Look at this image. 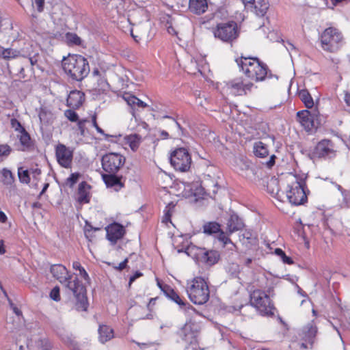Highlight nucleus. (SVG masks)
Here are the masks:
<instances>
[{
  "mask_svg": "<svg viewBox=\"0 0 350 350\" xmlns=\"http://www.w3.org/2000/svg\"><path fill=\"white\" fill-rule=\"evenodd\" d=\"M50 271L53 276L73 294L76 299V309L79 311H85L88 306L86 289L79 279L75 278L72 280V275L62 265H53L51 267Z\"/></svg>",
  "mask_w": 350,
  "mask_h": 350,
  "instance_id": "obj_1",
  "label": "nucleus"
},
{
  "mask_svg": "<svg viewBox=\"0 0 350 350\" xmlns=\"http://www.w3.org/2000/svg\"><path fill=\"white\" fill-rule=\"evenodd\" d=\"M64 72L72 79L81 81L90 72L89 63L80 55H69L62 63Z\"/></svg>",
  "mask_w": 350,
  "mask_h": 350,
  "instance_id": "obj_2",
  "label": "nucleus"
},
{
  "mask_svg": "<svg viewBox=\"0 0 350 350\" xmlns=\"http://www.w3.org/2000/svg\"><path fill=\"white\" fill-rule=\"evenodd\" d=\"M186 292L190 301L194 304L202 305L209 299L210 291L208 284L201 277H196L188 280Z\"/></svg>",
  "mask_w": 350,
  "mask_h": 350,
  "instance_id": "obj_3",
  "label": "nucleus"
},
{
  "mask_svg": "<svg viewBox=\"0 0 350 350\" xmlns=\"http://www.w3.org/2000/svg\"><path fill=\"white\" fill-rule=\"evenodd\" d=\"M236 62L248 78L256 81L264 80L267 74V66L257 58L241 56L236 59Z\"/></svg>",
  "mask_w": 350,
  "mask_h": 350,
  "instance_id": "obj_4",
  "label": "nucleus"
},
{
  "mask_svg": "<svg viewBox=\"0 0 350 350\" xmlns=\"http://www.w3.org/2000/svg\"><path fill=\"white\" fill-rule=\"evenodd\" d=\"M321 46L324 51L334 53L345 44L342 33L336 27L325 29L321 35Z\"/></svg>",
  "mask_w": 350,
  "mask_h": 350,
  "instance_id": "obj_5",
  "label": "nucleus"
},
{
  "mask_svg": "<svg viewBox=\"0 0 350 350\" xmlns=\"http://www.w3.org/2000/svg\"><path fill=\"white\" fill-rule=\"evenodd\" d=\"M286 196L291 204L293 205L303 204L307 200V196L304 188V183L297 177L290 174L288 177V189Z\"/></svg>",
  "mask_w": 350,
  "mask_h": 350,
  "instance_id": "obj_6",
  "label": "nucleus"
},
{
  "mask_svg": "<svg viewBox=\"0 0 350 350\" xmlns=\"http://www.w3.org/2000/svg\"><path fill=\"white\" fill-rule=\"evenodd\" d=\"M214 36L221 41L232 43L239 36V29L234 21L218 23L213 30Z\"/></svg>",
  "mask_w": 350,
  "mask_h": 350,
  "instance_id": "obj_7",
  "label": "nucleus"
},
{
  "mask_svg": "<svg viewBox=\"0 0 350 350\" xmlns=\"http://www.w3.org/2000/svg\"><path fill=\"white\" fill-rule=\"evenodd\" d=\"M250 304L262 315H267L272 313L273 305L270 297L261 290H254L250 294Z\"/></svg>",
  "mask_w": 350,
  "mask_h": 350,
  "instance_id": "obj_8",
  "label": "nucleus"
},
{
  "mask_svg": "<svg viewBox=\"0 0 350 350\" xmlns=\"http://www.w3.org/2000/svg\"><path fill=\"white\" fill-rule=\"evenodd\" d=\"M191 158L184 148L176 149L170 156V163L176 170L187 172L191 166Z\"/></svg>",
  "mask_w": 350,
  "mask_h": 350,
  "instance_id": "obj_9",
  "label": "nucleus"
},
{
  "mask_svg": "<svg viewBox=\"0 0 350 350\" xmlns=\"http://www.w3.org/2000/svg\"><path fill=\"white\" fill-rule=\"evenodd\" d=\"M125 163V157L116 152H109L102 157L103 170L109 174H116Z\"/></svg>",
  "mask_w": 350,
  "mask_h": 350,
  "instance_id": "obj_10",
  "label": "nucleus"
},
{
  "mask_svg": "<svg viewBox=\"0 0 350 350\" xmlns=\"http://www.w3.org/2000/svg\"><path fill=\"white\" fill-rule=\"evenodd\" d=\"M336 152V146L331 140L322 139L315 146L312 156L318 159L332 158L335 157Z\"/></svg>",
  "mask_w": 350,
  "mask_h": 350,
  "instance_id": "obj_11",
  "label": "nucleus"
},
{
  "mask_svg": "<svg viewBox=\"0 0 350 350\" xmlns=\"http://www.w3.org/2000/svg\"><path fill=\"white\" fill-rule=\"evenodd\" d=\"M55 156L57 163L64 168H70L73 159V150L59 144L55 147Z\"/></svg>",
  "mask_w": 350,
  "mask_h": 350,
  "instance_id": "obj_12",
  "label": "nucleus"
},
{
  "mask_svg": "<svg viewBox=\"0 0 350 350\" xmlns=\"http://www.w3.org/2000/svg\"><path fill=\"white\" fill-rule=\"evenodd\" d=\"M194 250L198 251L196 253L198 258L210 265L216 263L219 258V254L215 250L206 251L204 249L196 248L195 246L192 245L187 247L184 252L189 256Z\"/></svg>",
  "mask_w": 350,
  "mask_h": 350,
  "instance_id": "obj_13",
  "label": "nucleus"
},
{
  "mask_svg": "<svg viewBox=\"0 0 350 350\" xmlns=\"http://www.w3.org/2000/svg\"><path fill=\"white\" fill-rule=\"evenodd\" d=\"M226 85L231 94L240 96L250 91L253 84L250 82H245L241 79H235L228 83Z\"/></svg>",
  "mask_w": 350,
  "mask_h": 350,
  "instance_id": "obj_14",
  "label": "nucleus"
},
{
  "mask_svg": "<svg viewBox=\"0 0 350 350\" xmlns=\"http://www.w3.org/2000/svg\"><path fill=\"white\" fill-rule=\"evenodd\" d=\"M107 238L111 244L115 245L125 234L124 227L118 223H113L106 228Z\"/></svg>",
  "mask_w": 350,
  "mask_h": 350,
  "instance_id": "obj_15",
  "label": "nucleus"
},
{
  "mask_svg": "<svg viewBox=\"0 0 350 350\" xmlns=\"http://www.w3.org/2000/svg\"><path fill=\"white\" fill-rule=\"evenodd\" d=\"M297 118L298 122L307 131H310L316 127L314 115L308 110L297 112Z\"/></svg>",
  "mask_w": 350,
  "mask_h": 350,
  "instance_id": "obj_16",
  "label": "nucleus"
},
{
  "mask_svg": "<svg viewBox=\"0 0 350 350\" xmlns=\"http://www.w3.org/2000/svg\"><path fill=\"white\" fill-rule=\"evenodd\" d=\"M243 2L245 6L253 8L255 14L260 16H264L269 8L267 0H243Z\"/></svg>",
  "mask_w": 350,
  "mask_h": 350,
  "instance_id": "obj_17",
  "label": "nucleus"
},
{
  "mask_svg": "<svg viewBox=\"0 0 350 350\" xmlns=\"http://www.w3.org/2000/svg\"><path fill=\"white\" fill-rule=\"evenodd\" d=\"M103 179L107 188H110L115 191H120L123 187L122 176H117L116 174H103Z\"/></svg>",
  "mask_w": 350,
  "mask_h": 350,
  "instance_id": "obj_18",
  "label": "nucleus"
},
{
  "mask_svg": "<svg viewBox=\"0 0 350 350\" xmlns=\"http://www.w3.org/2000/svg\"><path fill=\"white\" fill-rule=\"evenodd\" d=\"M84 100V94L78 90L71 91L67 98L68 106L72 108H79Z\"/></svg>",
  "mask_w": 350,
  "mask_h": 350,
  "instance_id": "obj_19",
  "label": "nucleus"
},
{
  "mask_svg": "<svg viewBox=\"0 0 350 350\" xmlns=\"http://www.w3.org/2000/svg\"><path fill=\"white\" fill-rule=\"evenodd\" d=\"M237 166L242 172H245V176L250 178V173L255 175V167L253 166L252 162L245 157H241L236 160Z\"/></svg>",
  "mask_w": 350,
  "mask_h": 350,
  "instance_id": "obj_20",
  "label": "nucleus"
},
{
  "mask_svg": "<svg viewBox=\"0 0 350 350\" xmlns=\"http://www.w3.org/2000/svg\"><path fill=\"white\" fill-rule=\"evenodd\" d=\"M208 9L207 0H189V10L196 14H202Z\"/></svg>",
  "mask_w": 350,
  "mask_h": 350,
  "instance_id": "obj_21",
  "label": "nucleus"
},
{
  "mask_svg": "<svg viewBox=\"0 0 350 350\" xmlns=\"http://www.w3.org/2000/svg\"><path fill=\"white\" fill-rule=\"evenodd\" d=\"M243 227V223L237 215H232L230 217L227 223V230L228 234H231L236 231L240 230Z\"/></svg>",
  "mask_w": 350,
  "mask_h": 350,
  "instance_id": "obj_22",
  "label": "nucleus"
},
{
  "mask_svg": "<svg viewBox=\"0 0 350 350\" xmlns=\"http://www.w3.org/2000/svg\"><path fill=\"white\" fill-rule=\"evenodd\" d=\"M38 116L42 126L51 125L55 120L54 114L46 108H41Z\"/></svg>",
  "mask_w": 350,
  "mask_h": 350,
  "instance_id": "obj_23",
  "label": "nucleus"
},
{
  "mask_svg": "<svg viewBox=\"0 0 350 350\" xmlns=\"http://www.w3.org/2000/svg\"><path fill=\"white\" fill-rule=\"evenodd\" d=\"M99 341L105 343L113 338V330L110 327L102 325L98 328Z\"/></svg>",
  "mask_w": 350,
  "mask_h": 350,
  "instance_id": "obj_24",
  "label": "nucleus"
},
{
  "mask_svg": "<svg viewBox=\"0 0 350 350\" xmlns=\"http://www.w3.org/2000/svg\"><path fill=\"white\" fill-rule=\"evenodd\" d=\"M317 332V328L316 326L312 324H309L306 327H304L303 330L304 336L303 338L306 342H308L310 346L312 345L314 342V339L316 336Z\"/></svg>",
  "mask_w": 350,
  "mask_h": 350,
  "instance_id": "obj_25",
  "label": "nucleus"
},
{
  "mask_svg": "<svg viewBox=\"0 0 350 350\" xmlns=\"http://www.w3.org/2000/svg\"><path fill=\"white\" fill-rule=\"evenodd\" d=\"M253 152L256 157L260 158H265L269 155L267 146L260 141L254 144Z\"/></svg>",
  "mask_w": 350,
  "mask_h": 350,
  "instance_id": "obj_26",
  "label": "nucleus"
},
{
  "mask_svg": "<svg viewBox=\"0 0 350 350\" xmlns=\"http://www.w3.org/2000/svg\"><path fill=\"white\" fill-rule=\"evenodd\" d=\"M124 139L133 151H136L142 142V137L137 134L126 135Z\"/></svg>",
  "mask_w": 350,
  "mask_h": 350,
  "instance_id": "obj_27",
  "label": "nucleus"
},
{
  "mask_svg": "<svg viewBox=\"0 0 350 350\" xmlns=\"http://www.w3.org/2000/svg\"><path fill=\"white\" fill-rule=\"evenodd\" d=\"M89 185L85 182H81L79 185L78 189V201L80 203H88L89 196L86 189Z\"/></svg>",
  "mask_w": 350,
  "mask_h": 350,
  "instance_id": "obj_28",
  "label": "nucleus"
},
{
  "mask_svg": "<svg viewBox=\"0 0 350 350\" xmlns=\"http://www.w3.org/2000/svg\"><path fill=\"white\" fill-rule=\"evenodd\" d=\"M298 96L307 108L310 109L314 106V100L307 90H300Z\"/></svg>",
  "mask_w": 350,
  "mask_h": 350,
  "instance_id": "obj_29",
  "label": "nucleus"
},
{
  "mask_svg": "<svg viewBox=\"0 0 350 350\" xmlns=\"http://www.w3.org/2000/svg\"><path fill=\"white\" fill-rule=\"evenodd\" d=\"M125 100L126 101L127 104L131 107L132 109H133L135 107H141V108H145L147 107L146 103L139 99L135 96L129 95L126 97H124Z\"/></svg>",
  "mask_w": 350,
  "mask_h": 350,
  "instance_id": "obj_30",
  "label": "nucleus"
},
{
  "mask_svg": "<svg viewBox=\"0 0 350 350\" xmlns=\"http://www.w3.org/2000/svg\"><path fill=\"white\" fill-rule=\"evenodd\" d=\"M230 234H228V231L224 232L223 231H219L217 239L219 241L222 243V246L225 247L228 245H230L229 249L230 250H233L235 248V245L232 242V241L228 237Z\"/></svg>",
  "mask_w": 350,
  "mask_h": 350,
  "instance_id": "obj_31",
  "label": "nucleus"
},
{
  "mask_svg": "<svg viewBox=\"0 0 350 350\" xmlns=\"http://www.w3.org/2000/svg\"><path fill=\"white\" fill-rule=\"evenodd\" d=\"M204 232L211 234L220 231V226L216 222H208L203 226Z\"/></svg>",
  "mask_w": 350,
  "mask_h": 350,
  "instance_id": "obj_32",
  "label": "nucleus"
},
{
  "mask_svg": "<svg viewBox=\"0 0 350 350\" xmlns=\"http://www.w3.org/2000/svg\"><path fill=\"white\" fill-rule=\"evenodd\" d=\"M3 177L2 181L4 185H11L14 183V176L12 172L6 168H3L1 171Z\"/></svg>",
  "mask_w": 350,
  "mask_h": 350,
  "instance_id": "obj_33",
  "label": "nucleus"
},
{
  "mask_svg": "<svg viewBox=\"0 0 350 350\" xmlns=\"http://www.w3.org/2000/svg\"><path fill=\"white\" fill-rule=\"evenodd\" d=\"M16 122L18 127H20V129H21V131L18 136L21 144L24 146H29L30 142V137L29 134L25 131V129L22 127L19 122Z\"/></svg>",
  "mask_w": 350,
  "mask_h": 350,
  "instance_id": "obj_34",
  "label": "nucleus"
},
{
  "mask_svg": "<svg viewBox=\"0 0 350 350\" xmlns=\"http://www.w3.org/2000/svg\"><path fill=\"white\" fill-rule=\"evenodd\" d=\"M18 176L21 183L28 184L30 182V171L25 170L23 167H19Z\"/></svg>",
  "mask_w": 350,
  "mask_h": 350,
  "instance_id": "obj_35",
  "label": "nucleus"
},
{
  "mask_svg": "<svg viewBox=\"0 0 350 350\" xmlns=\"http://www.w3.org/2000/svg\"><path fill=\"white\" fill-rule=\"evenodd\" d=\"M191 331L190 327L185 325L181 331V337L187 343H191L193 340V334L189 333Z\"/></svg>",
  "mask_w": 350,
  "mask_h": 350,
  "instance_id": "obj_36",
  "label": "nucleus"
},
{
  "mask_svg": "<svg viewBox=\"0 0 350 350\" xmlns=\"http://www.w3.org/2000/svg\"><path fill=\"white\" fill-rule=\"evenodd\" d=\"M167 296L180 306H185V303L180 296L172 289L170 288L166 292Z\"/></svg>",
  "mask_w": 350,
  "mask_h": 350,
  "instance_id": "obj_37",
  "label": "nucleus"
},
{
  "mask_svg": "<svg viewBox=\"0 0 350 350\" xmlns=\"http://www.w3.org/2000/svg\"><path fill=\"white\" fill-rule=\"evenodd\" d=\"M12 152V148L7 144H0V163L3 162Z\"/></svg>",
  "mask_w": 350,
  "mask_h": 350,
  "instance_id": "obj_38",
  "label": "nucleus"
},
{
  "mask_svg": "<svg viewBox=\"0 0 350 350\" xmlns=\"http://www.w3.org/2000/svg\"><path fill=\"white\" fill-rule=\"evenodd\" d=\"M254 237L251 230H245L241 234L239 235V239L243 242V244L247 243H252L254 239Z\"/></svg>",
  "mask_w": 350,
  "mask_h": 350,
  "instance_id": "obj_39",
  "label": "nucleus"
},
{
  "mask_svg": "<svg viewBox=\"0 0 350 350\" xmlns=\"http://www.w3.org/2000/svg\"><path fill=\"white\" fill-rule=\"evenodd\" d=\"M72 268L75 270H79V275L81 277H82L84 280H88L89 275L86 271L84 269L83 267H81V264L78 261H75L72 262Z\"/></svg>",
  "mask_w": 350,
  "mask_h": 350,
  "instance_id": "obj_40",
  "label": "nucleus"
},
{
  "mask_svg": "<svg viewBox=\"0 0 350 350\" xmlns=\"http://www.w3.org/2000/svg\"><path fill=\"white\" fill-rule=\"evenodd\" d=\"M175 204L173 202H170L166 206L165 208L164 209V216L163 219V222H167L170 221L172 210Z\"/></svg>",
  "mask_w": 350,
  "mask_h": 350,
  "instance_id": "obj_41",
  "label": "nucleus"
},
{
  "mask_svg": "<svg viewBox=\"0 0 350 350\" xmlns=\"http://www.w3.org/2000/svg\"><path fill=\"white\" fill-rule=\"evenodd\" d=\"M68 42L70 44L80 45L81 43V38L75 33H68L66 36Z\"/></svg>",
  "mask_w": 350,
  "mask_h": 350,
  "instance_id": "obj_42",
  "label": "nucleus"
},
{
  "mask_svg": "<svg viewBox=\"0 0 350 350\" xmlns=\"http://www.w3.org/2000/svg\"><path fill=\"white\" fill-rule=\"evenodd\" d=\"M64 116L72 122H77L79 120L78 114L72 109L65 110Z\"/></svg>",
  "mask_w": 350,
  "mask_h": 350,
  "instance_id": "obj_43",
  "label": "nucleus"
},
{
  "mask_svg": "<svg viewBox=\"0 0 350 350\" xmlns=\"http://www.w3.org/2000/svg\"><path fill=\"white\" fill-rule=\"evenodd\" d=\"M97 88L98 91L104 92L109 90V85L105 78L100 77L98 79Z\"/></svg>",
  "mask_w": 350,
  "mask_h": 350,
  "instance_id": "obj_44",
  "label": "nucleus"
},
{
  "mask_svg": "<svg viewBox=\"0 0 350 350\" xmlns=\"http://www.w3.org/2000/svg\"><path fill=\"white\" fill-rule=\"evenodd\" d=\"M18 54H19L18 51H17L16 50L11 49H4L1 53L2 57L4 59L14 58V57H17L18 55Z\"/></svg>",
  "mask_w": 350,
  "mask_h": 350,
  "instance_id": "obj_45",
  "label": "nucleus"
},
{
  "mask_svg": "<svg viewBox=\"0 0 350 350\" xmlns=\"http://www.w3.org/2000/svg\"><path fill=\"white\" fill-rule=\"evenodd\" d=\"M80 174L79 173H72L66 179V184L72 187L79 180Z\"/></svg>",
  "mask_w": 350,
  "mask_h": 350,
  "instance_id": "obj_46",
  "label": "nucleus"
},
{
  "mask_svg": "<svg viewBox=\"0 0 350 350\" xmlns=\"http://www.w3.org/2000/svg\"><path fill=\"white\" fill-rule=\"evenodd\" d=\"M50 297L56 301L60 300L59 288L58 286H55L51 290L50 293Z\"/></svg>",
  "mask_w": 350,
  "mask_h": 350,
  "instance_id": "obj_47",
  "label": "nucleus"
},
{
  "mask_svg": "<svg viewBox=\"0 0 350 350\" xmlns=\"http://www.w3.org/2000/svg\"><path fill=\"white\" fill-rule=\"evenodd\" d=\"M33 5H35L39 12H42L44 10V0H34Z\"/></svg>",
  "mask_w": 350,
  "mask_h": 350,
  "instance_id": "obj_48",
  "label": "nucleus"
},
{
  "mask_svg": "<svg viewBox=\"0 0 350 350\" xmlns=\"http://www.w3.org/2000/svg\"><path fill=\"white\" fill-rule=\"evenodd\" d=\"M87 122V120H79L77 122L78 129L80 131V133L81 135H85V123Z\"/></svg>",
  "mask_w": 350,
  "mask_h": 350,
  "instance_id": "obj_49",
  "label": "nucleus"
},
{
  "mask_svg": "<svg viewBox=\"0 0 350 350\" xmlns=\"http://www.w3.org/2000/svg\"><path fill=\"white\" fill-rule=\"evenodd\" d=\"M317 6L321 9H325L329 7L328 0H317Z\"/></svg>",
  "mask_w": 350,
  "mask_h": 350,
  "instance_id": "obj_50",
  "label": "nucleus"
},
{
  "mask_svg": "<svg viewBox=\"0 0 350 350\" xmlns=\"http://www.w3.org/2000/svg\"><path fill=\"white\" fill-rule=\"evenodd\" d=\"M196 64V62H193V60L191 61L190 64L188 65L187 67L189 72H191L193 74H196V71L201 72L200 69L198 67H196L195 70H193L192 66H194Z\"/></svg>",
  "mask_w": 350,
  "mask_h": 350,
  "instance_id": "obj_51",
  "label": "nucleus"
},
{
  "mask_svg": "<svg viewBox=\"0 0 350 350\" xmlns=\"http://www.w3.org/2000/svg\"><path fill=\"white\" fill-rule=\"evenodd\" d=\"M92 124H93V126L95 127V129H96V131H97L99 133H100V134H102V135H104V134H105V133H104L103 130L101 128H100V127L98 126V125L97 124V122H96V116H95V115L92 116Z\"/></svg>",
  "mask_w": 350,
  "mask_h": 350,
  "instance_id": "obj_52",
  "label": "nucleus"
},
{
  "mask_svg": "<svg viewBox=\"0 0 350 350\" xmlns=\"http://www.w3.org/2000/svg\"><path fill=\"white\" fill-rule=\"evenodd\" d=\"M275 156L274 154H271L269 161L265 163V165L269 167H272L275 164Z\"/></svg>",
  "mask_w": 350,
  "mask_h": 350,
  "instance_id": "obj_53",
  "label": "nucleus"
},
{
  "mask_svg": "<svg viewBox=\"0 0 350 350\" xmlns=\"http://www.w3.org/2000/svg\"><path fill=\"white\" fill-rule=\"evenodd\" d=\"M142 275V273L139 271H136L134 275L131 276L129 279V285L131 284L132 282H133L137 278L141 277Z\"/></svg>",
  "mask_w": 350,
  "mask_h": 350,
  "instance_id": "obj_54",
  "label": "nucleus"
},
{
  "mask_svg": "<svg viewBox=\"0 0 350 350\" xmlns=\"http://www.w3.org/2000/svg\"><path fill=\"white\" fill-rule=\"evenodd\" d=\"M281 259L282 260L284 263L288 265H292L293 263V261L291 259V258L287 256L285 254L281 257Z\"/></svg>",
  "mask_w": 350,
  "mask_h": 350,
  "instance_id": "obj_55",
  "label": "nucleus"
},
{
  "mask_svg": "<svg viewBox=\"0 0 350 350\" xmlns=\"http://www.w3.org/2000/svg\"><path fill=\"white\" fill-rule=\"evenodd\" d=\"M41 174L40 169H35L30 171V174L35 178H37Z\"/></svg>",
  "mask_w": 350,
  "mask_h": 350,
  "instance_id": "obj_56",
  "label": "nucleus"
},
{
  "mask_svg": "<svg viewBox=\"0 0 350 350\" xmlns=\"http://www.w3.org/2000/svg\"><path fill=\"white\" fill-rule=\"evenodd\" d=\"M128 262V259L126 258L124 261H122V262H120L118 265V267H117V269H118L119 270H122L124 269V268H126V263Z\"/></svg>",
  "mask_w": 350,
  "mask_h": 350,
  "instance_id": "obj_57",
  "label": "nucleus"
},
{
  "mask_svg": "<svg viewBox=\"0 0 350 350\" xmlns=\"http://www.w3.org/2000/svg\"><path fill=\"white\" fill-rule=\"evenodd\" d=\"M8 219L6 215L3 211H0V222L5 223Z\"/></svg>",
  "mask_w": 350,
  "mask_h": 350,
  "instance_id": "obj_58",
  "label": "nucleus"
},
{
  "mask_svg": "<svg viewBox=\"0 0 350 350\" xmlns=\"http://www.w3.org/2000/svg\"><path fill=\"white\" fill-rule=\"evenodd\" d=\"M344 99L346 104L350 107V93H346Z\"/></svg>",
  "mask_w": 350,
  "mask_h": 350,
  "instance_id": "obj_59",
  "label": "nucleus"
},
{
  "mask_svg": "<svg viewBox=\"0 0 350 350\" xmlns=\"http://www.w3.org/2000/svg\"><path fill=\"white\" fill-rule=\"evenodd\" d=\"M5 253V250L4 248L3 241L0 240V254H4Z\"/></svg>",
  "mask_w": 350,
  "mask_h": 350,
  "instance_id": "obj_60",
  "label": "nucleus"
},
{
  "mask_svg": "<svg viewBox=\"0 0 350 350\" xmlns=\"http://www.w3.org/2000/svg\"><path fill=\"white\" fill-rule=\"evenodd\" d=\"M275 253L280 258L285 254L281 249L277 248L275 250Z\"/></svg>",
  "mask_w": 350,
  "mask_h": 350,
  "instance_id": "obj_61",
  "label": "nucleus"
},
{
  "mask_svg": "<svg viewBox=\"0 0 350 350\" xmlns=\"http://www.w3.org/2000/svg\"><path fill=\"white\" fill-rule=\"evenodd\" d=\"M14 312L17 315L20 316L22 314V312L16 306L12 307Z\"/></svg>",
  "mask_w": 350,
  "mask_h": 350,
  "instance_id": "obj_62",
  "label": "nucleus"
},
{
  "mask_svg": "<svg viewBox=\"0 0 350 350\" xmlns=\"http://www.w3.org/2000/svg\"><path fill=\"white\" fill-rule=\"evenodd\" d=\"M308 342H302L301 345H300V347L301 349H308Z\"/></svg>",
  "mask_w": 350,
  "mask_h": 350,
  "instance_id": "obj_63",
  "label": "nucleus"
},
{
  "mask_svg": "<svg viewBox=\"0 0 350 350\" xmlns=\"http://www.w3.org/2000/svg\"><path fill=\"white\" fill-rule=\"evenodd\" d=\"M92 74L95 77H98L100 75V72H99V70L98 69H95V70H93Z\"/></svg>",
  "mask_w": 350,
  "mask_h": 350,
  "instance_id": "obj_64",
  "label": "nucleus"
}]
</instances>
